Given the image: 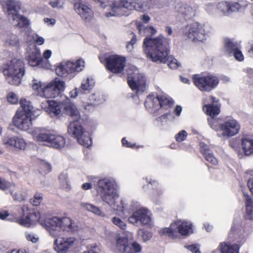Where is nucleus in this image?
Masks as SVG:
<instances>
[{
  "instance_id": "052dcab7",
  "label": "nucleus",
  "mask_w": 253,
  "mask_h": 253,
  "mask_svg": "<svg viewBox=\"0 0 253 253\" xmlns=\"http://www.w3.org/2000/svg\"><path fill=\"white\" fill-rule=\"evenodd\" d=\"M251 172L252 173V174H253V170L251 171ZM248 186L251 191V192L253 195V177L249 179L248 181Z\"/></svg>"
},
{
  "instance_id": "7ed1b4c3",
  "label": "nucleus",
  "mask_w": 253,
  "mask_h": 253,
  "mask_svg": "<svg viewBox=\"0 0 253 253\" xmlns=\"http://www.w3.org/2000/svg\"><path fill=\"white\" fill-rule=\"evenodd\" d=\"M97 192L103 201L108 204L114 210L123 211L125 206L121 201L118 204L117 200L119 195L117 192L116 182L111 178H105L97 182Z\"/></svg>"
},
{
  "instance_id": "37998d69",
  "label": "nucleus",
  "mask_w": 253,
  "mask_h": 253,
  "mask_svg": "<svg viewBox=\"0 0 253 253\" xmlns=\"http://www.w3.org/2000/svg\"><path fill=\"white\" fill-rule=\"evenodd\" d=\"M159 234L161 235H168L173 238L176 237L175 229L172 228V224L169 228H165L160 230Z\"/></svg>"
},
{
  "instance_id": "72a5a7b5",
  "label": "nucleus",
  "mask_w": 253,
  "mask_h": 253,
  "mask_svg": "<svg viewBox=\"0 0 253 253\" xmlns=\"http://www.w3.org/2000/svg\"><path fill=\"white\" fill-rule=\"evenodd\" d=\"M154 4V2H151L150 0H137L136 11L141 12L147 11Z\"/></svg>"
},
{
  "instance_id": "2eb2a0df",
  "label": "nucleus",
  "mask_w": 253,
  "mask_h": 253,
  "mask_svg": "<svg viewBox=\"0 0 253 253\" xmlns=\"http://www.w3.org/2000/svg\"><path fill=\"white\" fill-rule=\"evenodd\" d=\"M240 129V125L235 119H229L220 125V131L217 135L220 137L228 138L238 134Z\"/></svg>"
},
{
  "instance_id": "0eeeda50",
  "label": "nucleus",
  "mask_w": 253,
  "mask_h": 253,
  "mask_svg": "<svg viewBox=\"0 0 253 253\" xmlns=\"http://www.w3.org/2000/svg\"><path fill=\"white\" fill-rule=\"evenodd\" d=\"M64 106V112L72 117L74 121L71 122L68 126V133L77 139L81 137L85 132L78 122L80 118L79 111L76 107L71 103L70 100L67 99Z\"/></svg>"
},
{
  "instance_id": "423d86ee",
  "label": "nucleus",
  "mask_w": 253,
  "mask_h": 253,
  "mask_svg": "<svg viewBox=\"0 0 253 253\" xmlns=\"http://www.w3.org/2000/svg\"><path fill=\"white\" fill-rule=\"evenodd\" d=\"M7 66L3 72L8 83L14 85L19 84L25 74L23 62L21 60L14 58Z\"/></svg>"
},
{
  "instance_id": "cd10ccee",
  "label": "nucleus",
  "mask_w": 253,
  "mask_h": 253,
  "mask_svg": "<svg viewBox=\"0 0 253 253\" xmlns=\"http://www.w3.org/2000/svg\"><path fill=\"white\" fill-rule=\"evenodd\" d=\"M116 252L117 253H133L126 238L120 237L117 240Z\"/></svg>"
},
{
  "instance_id": "864d4df0",
  "label": "nucleus",
  "mask_w": 253,
  "mask_h": 253,
  "mask_svg": "<svg viewBox=\"0 0 253 253\" xmlns=\"http://www.w3.org/2000/svg\"><path fill=\"white\" fill-rule=\"evenodd\" d=\"M10 193L13 196L14 200L19 202H21L25 200V197L21 194L17 193V192L14 193V191L12 189L10 190Z\"/></svg>"
},
{
  "instance_id": "69168bd1",
  "label": "nucleus",
  "mask_w": 253,
  "mask_h": 253,
  "mask_svg": "<svg viewBox=\"0 0 253 253\" xmlns=\"http://www.w3.org/2000/svg\"><path fill=\"white\" fill-rule=\"evenodd\" d=\"M51 53L52 52L51 50L48 49L46 50L43 54V56L44 59L47 60L48 58L50 57Z\"/></svg>"
},
{
  "instance_id": "dca6fc26",
  "label": "nucleus",
  "mask_w": 253,
  "mask_h": 253,
  "mask_svg": "<svg viewBox=\"0 0 253 253\" xmlns=\"http://www.w3.org/2000/svg\"><path fill=\"white\" fill-rule=\"evenodd\" d=\"M146 80L145 77L135 70L131 75L128 74L127 83L132 90H135L137 94L143 92L146 89Z\"/></svg>"
},
{
  "instance_id": "bb28decb",
  "label": "nucleus",
  "mask_w": 253,
  "mask_h": 253,
  "mask_svg": "<svg viewBox=\"0 0 253 253\" xmlns=\"http://www.w3.org/2000/svg\"><path fill=\"white\" fill-rule=\"evenodd\" d=\"M66 140L63 136L51 134V135L49 137L47 146L56 149H61L64 146Z\"/></svg>"
},
{
  "instance_id": "4d7b16f0",
  "label": "nucleus",
  "mask_w": 253,
  "mask_h": 253,
  "mask_svg": "<svg viewBox=\"0 0 253 253\" xmlns=\"http://www.w3.org/2000/svg\"><path fill=\"white\" fill-rule=\"evenodd\" d=\"M33 39L35 42L39 45H42L44 42V39L42 37H40L37 34H34L33 36Z\"/></svg>"
},
{
  "instance_id": "09e8293b",
  "label": "nucleus",
  "mask_w": 253,
  "mask_h": 253,
  "mask_svg": "<svg viewBox=\"0 0 253 253\" xmlns=\"http://www.w3.org/2000/svg\"><path fill=\"white\" fill-rule=\"evenodd\" d=\"M31 85L33 89L37 90L40 94L41 93L40 91L41 90V92L42 91L43 87L42 86V83L38 80L33 79L32 81Z\"/></svg>"
},
{
  "instance_id": "6e6552de",
  "label": "nucleus",
  "mask_w": 253,
  "mask_h": 253,
  "mask_svg": "<svg viewBox=\"0 0 253 253\" xmlns=\"http://www.w3.org/2000/svg\"><path fill=\"white\" fill-rule=\"evenodd\" d=\"M6 4L8 18L10 20L12 21V23L20 28H27L29 25L28 20L18 13L21 9L20 3L18 1L9 0L6 1Z\"/></svg>"
},
{
  "instance_id": "79ce46f5",
  "label": "nucleus",
  "mask_w": 253,
  "mask_h": 253,
  "mask_svg": "<svg viewBox=\"0 0 253 253\" xmlns=\"http://www.w3.org/2000/svg\"><path fill=\"white\" fill-rule=\"evenodd\" d=\"M6 42L8 44L14 46H18L19 45V40L17 36L12 34L8 36L6 40Z\"/></svg>"
},
{
  "instance_id": "7c9ffc66",
  "label": "nucleus",
  "mask_w": 253,
  "mask_h": 253,
  "mask_svg": "<svg viewBox=\"0 0 253 253\" xmlns=\"http://www.w3.org/2000/svg\"><path fill=\"white\" fill-rule=\"evenodd\" d=\"M242 147L246 155L253 153V139L250 138L242 139Z\"/></svg>"
},
{
  "instance_id": "aec40b11",
  "label": "nucleus",
  "mask_w": 253,
  "mask_h": 253,
  "mask_svg": "<svg viewBox=\"0 0 253 253\" xmlns=\"http://www.w3.org/2000/svg\"><path fill=\"white\" fill-rule=\"evenodd\" d=\"M26 59L30 66L43 67V59L41 57L40 49L37 48L35 45L28 47L27 49Z\"/></svg>"
},
{
  "instance_id": "c85d7f7f",
  "label": "nucleus",
  "mask_w": 253,
  "mask_h": 253,
  "mask_svg": "<svg viewBox=\"0 0 253 253\" xmlns=\"http://www.w3.org/2000/svg\"><path fill=\"white\" fill-rule=\"evenodd\" d=\"M200 149L206 160L212 164L216 165L218 163L217 159L214 156L211 151L209 149L208 146L204 143H200Z\"/></svg>"
},
{
  "instance_id": "b1692460",
  "label": "nucleus",
  "mask_w": 253,
  "mask_h": 253,
  "mask_svg": "<svg viewBox=\"0 0 253 253\" xmlns=\"http://www.w3.org/2000/svg\"><path fill=\"white\" fill-rule=\"evenodd\" d=\"M197 9L198 6L196 5L190 6L177 4L175 6V11L181 14L185 19H190L194 17Z\"/></svg>"
},
{
  "instance_id": "603ef678",
  "label": "nucleus",
  "mask_w": 253,
  "mask_h": 253,
  "mask_svg": "<svg viewBox=\"0 0 253 253\" xmlns=\"http://www.w3.org/2000/svg\"><path fill=\"white\" fill-rule=\"evenodd\" d=\"M187 136L186 131L182 130L178 132L175 136L176 140L178 142H182L184 141Z\"/></svg>"
},
{
  "instance_id": "9d476101",
  "label": "nucleus",
  "mask_w": 253,
  "mask_h": 253,
  "mask_svg": "<svg viewBox=\"0 0 253 253\" xmlns=\"http://www.w3.org/2000/svg\"><path fill=\"white\" fill-rule=\"evenodd\" d=\"M136 4L137 0H121L113 2L109 5L111 11L106 12L105 15L108 17L124 15L125 9L136 10Z\"/></svg>"
},
{
  "instance_id": "5fc2aeb1",
  "label": "nucleus",
  "mask_w": 253,
  "mask_h": 253,
  "mask_svg": "<svg viewBox=\"0 0 253 253\" xmlns=\"http://www.w3.org/2000/svg\"><path fill=\"white\" fill-rule=\"evenodd\" d=\"M232 56H234L235 58L239 61H243L244 58L243 54L241 50V48H238V49L236 50L232 54Z\"/></svg>"
},
{
  "instance_id": "c9c22d12",
  "label": "nucleus",
  "mask_w": 253,
  "mask_h": 253,
  "mask_svg": "<svg viewBox=\"0 0 253 253\" xmlns=\"http://www.w3.org/2000/svg\"><path fill=\"white\" fill-rule=\"evenodd\" d=\"M243 194L246 200L247 217L250 219H253V202L247 194L244 193Z\"/></svg>"
},
{
  "instance_id": "3c124183",
  "label": "nucleus",
  "mask_w": 253,
  "mask_h": 253,
  "mask_svg": "<svg viewBox=\"0 0 253 253\" xmlns=\"http://www.w3.org/2000/svg\"><path fill=\"white\" fill-rule=\"evenodd\" d=\"M7 101L8 102L15 104L18 101V98L16 94L13 92H10L7 95Z\"/></svg>"
},
{
  "instance_id": "f257e3e1",
  "label": "nucleus",
  "mask_w": 253,
  "mask_h": 253,
  "mask_svg": "<svg viewBox=\"0 0 253 253\" xmlns=\"http://www.w3.org/2000/svg\"><path fill=\"white\" fill-rule=\"evenodd\" d=\"M168 41L163 36L156 38H146L143 41L144 52L153 62L167 63L172 69L180 65L172 56H169Z\"/></svg>"
},
{
  "instance_id": "6ab92c4d",
  "label": "nucleus",
  "mask_w": 253,
  "mask_h": 253,
  "mask_svg": "<svg viewBox=\"0 0 253 253\" xmlns=\"http://www.w3.org/2000/svg\"><path fill=\"white\" fill-rule=\"evenodd\" d=\"M22 217L17 219V222L20 225L29 227L34 222L39 220L40 217L39 212L29 211L28 207L25 205L22 207Z\"/></svg>"
},
{
  "instance_id": "5701e85b",
  "label": "nucleus",
  "mask_w": 253,
  "mask_h": 253,
  "mask_svg": "<svg viewBox=\"0 0 253 253\" xmlns=\"http://www.w3.org/2000/svg\"><path fill=\"white\" fill-rule=\"evenodd\" d=\"M30 133L34 140L39 142H44L46 145H47L49 137L51 135V133L48 130L41 127L35 128L31 131Z\"/></svg>"
},
{
  "instance_id": "8fccbe9b",
  "label": "nucleus",
  "mask_w": 253,
  "mask_h": 253,
  "mask_svg": "<svg viewBox=\"0 0 253 253\" xmlns=\"http://www.w3.org/2000/svg\"><path fill=\"white\" fill-rule=\"evenodd\" d=\"M112 222L118 227L120 228L123 230L126 229V225L123 220L120 218L117 217H114L112 219Z\"/></svg>"
},
{
  "instance_id": "58836bf2",
  "label": "nucleus",
  "mask_w": 253,
  "mask_h": 253,
  "mask_svg": "<svg viewBox=\"0 0 253 253\" xmlns=\"http://www.w3.org/2000/svg\"><path fill=\"white\" fill-rule=\"evenodd\" d=\"M77 140L79 144L87 148L91 144V139L88 136V133L86 131Z\"/></svg>"
},
{
  "instance_id": "bf43d9fd",
  "label": "nucleus",
  "mask_w": 253,
  "mask_h": 253,
  "mask_svg": "<svg viewBox=\"0 0 253 253\" xmlns=\"http://www.w3.org/2000/svg\"><path fill=\"white\" fill-rule=\"evenodd\" d=\"M6 253H30L28 249L22 248L20 249H13L10 252H7Z\"/></svg>"
},
{
  "instance_id": "e433bc0d",
  "label": "nucleus",
  "mask_w": 253,
  "mask_h": 253,
  "mask_svg": "<svg viewBox=\"0 0 253 253\" xmlns=\"http://www.w3.org/2000/svg\"><path fill=\"white\" fill-rule=\"evenodd\" d=\"M59 180L61 187L66 190H69L71 188L69 184L68 175L66 173H62L59 176Z\"/></svg>"
},
{
  "instance_id": "f3484780",
  "label": "nucleus",
  "mask_w": 253,
  "mask_h": 253,
  "mask_svg": "<svg viewBox=\"0 0 253 253\" xmlns=\"http://www.w3.org/2000/svg\"><path fill=\"white\" fill-rule=\"evenodd\" d=\"M77 243V240L73 237L57 236L54 241V249L57 253H68Z\"/></svg>"
},
{
  "instance_id": "c756f323",
  "label": "nucleus",
  "mask_w": 253,
  "mask_h": 253,
  "mask_svg": "<svg viewBox=\"0 0 253 253\" xmlns=\"http://www.w3.org/2000/svg\"><path fill=\"white\" fill-rule=\"evenodd\" d=\"M146 108L157 110L160 109V101L158 96L150 94L147 96L144 103Z\"/></svg>"
},
{
  "instance_id": "20e7f679",
  "label": "nucleus",
  "mask_w": 253,
  "mask_h": 253,
  "mask_svg": "<svg viewBox=\"0 0 253 253\" xmlns=\"http://www.w3.org/2000/svg\"><path fill=\"white\" fill-rule=\"evenodd\" d=\"M20 104L22 110L17 111L13 122L18 128L26 131L32 127V120L40 114L41 110L35 109L31 102L25 99H21Z\"/></svg>"
},
{
  "instance_id": "0e129e2a",
  "label": "nucleus",
  "mask_w": 253,
  "mask_h": 253,
  "mask_svg": "<svg viewBox=\"0 0 253 253\" xmlns=\"http://www.w3.org/2000/svg\"><path fill=\"white\" fill-rule=\"evenodd\" d=\"M42 169H43V168L45 169V171L46 173V172H49L51 170L50 165L49 164H48V163H43L42 165Z\"/></svg>"
},
{
  "instance_id": "6e6d98bb",
  "label": "nucleus",
  "mask_w": 253,
  "mask_h": 253,
  "mask_svg": "<svg viewBox=\"0 0 253 253\" xmlns=\"http://www.w3.org/2000/svg\"><path fill=\"white\" fill-rule=\"evenodd\" d=\"M184 247L192 253H201L199 250V246L198 245H191L190 246L185 245Z\"/></svg>"
},
{
  "instance_id": "a211bd4d",
  "label": "nucleus",
  "mask_w": 253,
  "mask_h": 253,
  "mask_svg": "<svg viewBox=\"0 0 253 253\" xmlns=\"http://www.w3.org/2000/svg\"><path fill=\"white\" fill-rule=\"evenodd\" d=\"M107 68L111 72L115 74L121 73L126 65V58L118 55H111L105 58Z\"/></svg>"
},
{
  "instance_id": "13d9d810",
  "label": "nucleus",
  "mask_w": 253,
  "mask_h": 253,
  "mask_svg": "<svg viewBox=\"0 0 253 253\" xmlns=\"http://www.w3.org/2000/svg\"><path fill=\"white\" fill-rule=\"evenodd\" d=\"M131 249H133L135 253H140L142 250L140 245L136 242L132 243Z\"/></svg>"
},
{
  "instance_id": "c03bdc74",
  "label": "nucleus",
  "mask_w": 253,
  "mask_h": 253,
  "mask_svg": "<svg viewBox=\"0 0 253 253\" xmlns=\"http://www.w3.org/2000/svg\"><path fill=\"white\" fill-rule=\"evenodd\" d=\"M137 233L144 242L149 240L152 237L151 232L144 229H139Z\"/></svg>"
},
{
  "instance_id": "a19ab883",
  "label": "nucleus",
  "mask_w": 253,
  "mask_h": 253,
  "mask_svg": "<svg viewBox=\"0 0 253 253\" xmlns=\"http://www.w3.org/2000/svg\"><path fill=\"white\" fill-rule=\"evenodd\" d=\"M159 99L160 101V109L162 107H165V106L171 107L174 102L173 101L165 96H159Z\"/></svg>"
},
{
  "instance_id": "393cba45",
  "label": "nucleus",
  "mask_w": 253,
  "mask_h": 253,
  "mask_svg": "<svg viewBox=\"0 0 253 253\" xmlns=\"http://www.w3.org/2000/svg\"><path fill=\"white\" fill-rule=\"evenodd\" d=\"M241 48L240 42H235L233 40L225 38L224 40V51L228 56H232V54L238 49Z\"/></svg>"
},
{
  "instance_id": "774afa93",
  "label": "nucleus",
  "mask_w": 253,
  "mask_h": 253,
  "mask_svg": "<svg viewBox=\"0 0 253 253\" xmlns=\"http://www.w3.org/2000/svg\"><path fill=\"white\" fill-rule=\"evenodd\" d=\"M131 40L129 42V43L131 44V45H133L136 42V38L135 35L133 33H131Z\"/></svg>"
},
{
  "instance_id": "de8ad7c7",
  "label": "nucleus",
  "mask_w": 253,
  "mask_h": 253,
  "mask_svg": "<svg viewBox=\"0 0 253 253\" xmlns=\"http://www.w3.org/2000/svg\"><path fill=\"white\" fill-rule=\"evenodd\" d=\"M14 187H15L14 184H12L4 179L0 177V189L1 190L5 191L9 188H10L11 190L12 189L11 188Z\"/></svg>"
},
{
  "instance_id": "49530a36",
  "label": "nucleus",
  "mask_w": 253,
  "mask_h": 253,
  "mask_svg": "<svg viewBox=\"0 0 253 253\" xmlns=\"http://www.w3.org/2000/svg\"><path fill=\"white\" fill-rule=\"evenodd\" d=\"M43 200L42 194L40 193L35 194L34 197L30 199V203L34 206H39Z\"/></svg>"
},
{
  "instance_id": "412c9836",
  "label": "nucleus",
  "mask_w": 253,
  "mask_h": 253,
  "mask_svg": "<svg viewBox=\"0 0 253 253\" xmlns=\"http://www.w3.org/2000/svg\"><path fill=\"white\" fill-rule=\"evenodd\" d=\"M2 142L6 147L17 150H24L26 146L25 139L19 136L5 135L2 138Z\"/></svg>"
},
{
  "instance_id": "f704fd0d",
  "label": "nucleus",
  "mask_w": 253,
  "mask_h": 253,
  "mask_svg": "<svg viewBox=\"0 0 253 253\" xmlns=\"http://www.w3.org/2000/svg\"><path fill=\"white\" fill-rule=\"evenodd\" d=\"M80 206L82 208L84 209L89 211H91L96 215L101 216H103L104 215V213L101 211V210L93 205L87 203H82L80 204Z\"/></svg>"
},
{
  "instance_id": "ddd939ff",
  "label": "nucleus",
  "mask_w": 253,
  "mask_h": 253,
  "mask_svg": "<svg viewBox=\"0 0 253 253\" xmlns=\"http://www.w3.org/2000/svg\"><path fill=\"white\" fill-rule=\"evenodd\" d=\"M196 87L202 91H210L215 88L219 83L218 78L213 75L200 76L195 75L193 77Z\"/></svg>"
},
{
  "instance_id": "4468645a",
  "label": "nucleus",
  "mask_w": 253,
  "mask_h": 253,
  "mask_svg": "<svg viewBox=\"0 0 253 253\" xmlns=\"http://www.w3.org/2000/svg\"><path fill=\"white\" fill-rule=\"evenodd\" d=\"M152 213L147 208H141L134 211L128 218V221L136 225L140 223L143 226H151L153 223Z\"/></svg>"
},
{
  "instance_id": "e2e57ef3",
  "label": "nucleus",
  "mask_w": 253,
  "mask_h": 253,
  "mask_svg": "<svg viewBox=\"0 0 253 253\" xmlns=\"http://www.w3.org/2000/svg\"><path fill=\"white\" fill-rule=\"evenodd\" d=\"M95 1L99 3L100 5L103 8H105L108 5V2L106 1L105 0H94Z\"/></svg>"
},
{
  "instance_id": "1a4fd4ad",
  "label": "nucleus",
  "mask_w": 253,
  "mask_h": 253,
  "mask_svg": "<svg viewBox=\"0 0 253 253\" xmlns=\"http://www.w3.org/2000/svg\"><path fill=\"white\" fill-rule=\"evenodd\" d=\"M216 102L215 99L212 96L207 97L203 99V109L205 111L207 114L211 117L208 119V122L210 127L216 131H220V125L218 126L217 122L213 119V117L217 115L220 113V107Z\"/></svg>"
},
{
  "instance_id": "a18cd8bd",
  "label": "nucleus",
  "mask_w": 253,
  "mask_h": 253,
  "mask_svg": "<svg viewBox=\"0 0 253 253\" xmlns=\"http://www.w3.org/2000/svg\"><path fill=\"white\" fill-rule=\"evenodd\" d=\"M25 237L28 241H30L33 243H36L39 240V236L33 232H26L25 233Z\"/></svg>"
},
{
  "instance_id": "2f4dec72",
  "label": "nucleus",
  "mask_w": 253,
  "mask_h": 253,
  "mask_svg": "<svg viewBox=\"0 0 253 253\" xmlns=\"http://www.w3.org/2000/svg\"><path fill=\"white\" fill-rule=\"evenodd\" d=\"M221 253H239V246L236 245H229L222 243L219 246Z\"/></svg>"
},
{
  "instance_id": "9b49d317",
  "label": "nucleus",
  "mask_w": 253,
  "mask_h": 253,
  "mask_svg": "<svg viewBox=\"0 0 253 253\" xmlns=\"http://www.w3.org/2000/svg\"><path fill=\"white\" fill-rule=\"evenodd\" d=\"M184 33L193 42H203L206 40L208 32L205 24L196 22L186 26Z\"/></svg>"
},
{
  "instance_id": "4be33fe9",
  "label": "nucleus",
  "mask_w": 253,
  "mask_h": 253,
  "mask_svg": "<svg viewBox=\"0 0 253 253\" xmlns=\"http://www.w3.org/2000/svg\"><path fill=\"white\" fill-rule=\"evenodd\" d=\"M192 225L190 222L178 220L172 223V228L175 229L176 235L180 234L186 236L193 233Z\"/></svg>"
},
{
  "instance_id": "473e14b6",
  "label": "nucleus",
  "mask_w": 253,
  "mask_h": 253,
  "mask_svg": "<svg viewBox=\"0 0 253 253\" xmlns=\"http://www.w3.org/2000/svg\"><path fill=\"white\" fill-rule=\"evenodd\" d=\"M94 85V82L93 80L87 78L82 81L79 91L82 93H84L86 91L89 92L92 89Z\"/></svg>"
},
{
  "instance_id": "680f3d73",
  "label": "nucleus",
  "mask_w": 253,
  "mask_h": 253,
  "mask_svg": "<svg viewBox=\"0 0 253 253\" xmlns=\"http://www.w3.org/2000/svg\"><path fill=\"white\" fill-rule=\"evenodd\" d=\"M146 33H149L151 35H154L156 33V30L152 26H149L145 29Z\"/></svg>"
},
{
  "instance_id": "4c0bfd02",
  "label": "nucleus",
  "mask_w": 253,
  "mask_h": 253,
  "mask_svg": "<svg viewBox=\"0 0 253 253\" xmlns=\"http://www.w3.org/2000/svg\"><path fill=\"white\" fill-rule=\"evenodd\" d=\"M246 6L247 4H242L238 2L229 3V15L232 12L243 11Z\"/></svg>"
},
{
  "instance_id": "39448f33",
  "label": "nucleus",
  "mask_w": 253,
  "mask_h": 253,
  "mask_svg": "<svg viewBox=\"0 0 253 253\" xmlns=\"http://www.w3.org/2000/svg\"><path fill=\"white\" fill-rule=\"evenodd\" d=\"M44 224L50 235L54 238L58 236L62 231L75 232L79 229L77 223L68 217L54 216L45 220Z\"/></svg>"
},
{
  "instance_id": "ea45409f",
  "label": "nucleus",
  "mask_w": 253,
  "mask_h": 253,
  "mask_svg": "<svg viewBox=\"0 0 253 253\" xmlns=\"http://www.w3.org/2000/svg\"><path fill=\"white\" fill-rule=\"evenodd\" d=\"M217 10L221 12L224 15H229V3L225 1H221L218 3L217 6Z\"/></svg>"
},
{
  "instance_id": "338daca9",
  "label": "nucleus",
  "mask_w": 253,
  "mask_h": 253,
  "mask_svg": "<svg viewBox=\"0 0 253 253\" xmlns=\"http://www.w3.org/2000/svg\"><path fill=\"white\" fill-rule=\"evenodd\" d=\"M122 143L124 145L126 146L127 147L133 148L134 146V144H131L130 142H128L125 138H123L122 140Z\"/></svg>"
},
{
  "instance_id": "a878e982",
  "label": "nucleus",
  "mask_w": 253,
  "mask_h": 253,
  "mask_svg": "<svg viewBox=\"0 0 253 253\" xmlns=\"http://www.w3.org/2000/svg\"><path fill=\"white\" fill-rule=\"evenodd\" d=\"M77 7V12L81 16L82 19L85 21H89L92 17V11L90 8L83 4H78L75 5Z\"/></svg>"
},
{
  "instance_id": "f8f14e48",
  "label": "nucleus",
  "mask_w": 253,
  "mask_h": 253,
  "mask_svg": "<svg viewBox=\"0 0 253 253\" xmlns=\"http://www.w3.org/2000/svg\"><path fill=\"white\" fill-rule=\"evenodd\" d=\"M84 62L79 59L75 62L66 61L60 63L55 69V72L59 76H66L68 74L80 72L84 68Z\"/></svg>"
},
{
  "instance_id": "f03ea898",
  "label": "nucleus",
  "mask_w": 253,
  "mask_h": 253,
  "mask_svg": "<svg viewBox=\"0 0 253 253\" xmlns=\"http://www.w3.org/2000/svg\"><path fill=\"white\" fill-rule=\"evenodd\" d=\"M65 88V83L64 81L56 78L45 86H43L42 91L41 92L40 95L45 98H55L60 96L62 99L59 102L53 100H47L46 102L42 103V107H46V112L51 116H56L60 114L62 111H64L65 103L67 99H70L64 95L62 94V92Z\"/></svg>"
}]
</instances>
